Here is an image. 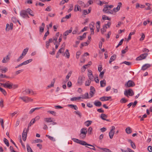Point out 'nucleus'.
<instances>
[{
  "label": "nucleus",
  "instance_id": "obj_20",
  "mask_svg": "<svg viewBox=\"0 0 152 152\" xmlns=\"http://www.w3.org/2000/svg\"><path fill=\"white\" fill-rule=\"evenodd\" d=\"M92 122L91 121L88 120L84 123V124L86 126H88L91 125Z\"/></svg>",
  "mask_w": 152,
  "mask_h": 152
},
{
  "label": "nucleus",
  "instance_id": "obj_19",
  "mask_svg": "<svg viewBox=\"0 0 152 152\" xmlns=\"http://www.w3.org/2000/svg\"><path fill=\"white\" fill-rule=\"evenodd\" d=\"M74 11L75 12L77 11H81V10L80 8V6L78 5H76L75 6V8L74 9Z\"/></svg>",
  "mask_w": 152,
  "mask_h": 152
},
{
  "label": "nucleus",
  "instance_id": "obj_15",
  "mask_svg": "<svg viewBox=\"0 0 152 152\" xmlns=\"http://www.w3.org/2000/svg\"><path fill=\"white\" fill-rule=\"evenodd\" d=\"M72 30V27L70 28V29L69 30H68L66 31L64 33L63 35L64 36H66L68 35L69 33H71Z\"/></svg>",
  "mask_w": 152,
  "mask_h": 152
},
{
  "label": "nucleus",
  "instance_id": "obj_1",
  "mask_svg": "<svg viewBox=\"0 0 152 152\" xmlns=\"http://www.w3.org/2000/svg\"><path fill=\"white\" fill-rule=\"evenodd\" d=\"M122 3L121 2H119L118 3L117 7L116 8H114L113 10H110V11H108L106 12L108 14H113V11L115 12H116L118 11L120 9V7H121Z\"/></svg>",
  "mask_w": 152,
  "mask_h": 152
},
{
  "label": "nucleus",
  "instance_id": "obj_22",
  "mask_svg": "<svg viewBox=\"0 0 152 152\" xmlns=\"http://www.w3.org/2000/svg\"><path fill=\"white\" fill-rule=\"evenodd\" d=\"M94 104L97 107H100L102 105V103L99 101H95L94 103Z\"/></svg>",
  "mask_w": 152,
  "mask_h": 152
},
{
  "label": "nucleus",
  "instance_id": "obj_3",
  "mask_svg": "<svg viewBox=\"0 0 152 152\" xmlns=\"http://www.w3.org/2000/svg\"><path fill=\"white\" fill-rule=\"evenodd\" d=\"M32 61V59H30L29 60H26L25 61H24V62H23L22 63L18 65V66H16V67H15V68H18V67L23 65H26L28 64V63L31 62V61Z\"/></svg>",
  "mask_w": 152,
  "mask_h": 152
},
{
  "label": "nucleus",
  "instance_id": "obj_51",
  "mask_svg": "<svg viewBox=\"0 0 152 152\" xmlns=\"http://www.w3.org/2000/svg\"><path fill=\"white\" fill-rule=\"evenodd\" d=\"M86 134H81L80 133V136L81 139H83L85 138L86 136Z\"/></svg>",
  "mask_w": 152,
  "mask_h": 152
},
{
  "label": "nucleus",
  "instance_id": "obj_55",
  "mask_svg": "<svg viewBox=\"0 0 152 152\" xmlns=\"http://www.w3.org/2000/svg\"><path fill=\"white\" fill-rule=\"evenodd\" d=\"M91 80H88L86 81L85 83V85L86 86H89L91 83Z\"/></svg>",
  "mask_w": 152,
  "mask_h": 152
},
{
  "label": "nucleus",
  "instance_id": "obj_14",
  "mask_svg": "<svg viewBox=\"0 0 152 152\" xmlns=\"http://www.w3.org/2000/svg\"><path fill=\"white\" fill-rule=\"evenodd\" d=\"M95 90L94 88L92 86L90 87V95H93L95 94Z\"/></svg>",
  "mask_w": 152,
  "mask_h": 152
},
{
  "label": "nucleus",
  "instance_id": "obj_17",
  "mask_svg": "<svg viewBox=\"0 0 152 152\" xmlns=\"http://www.w3.org/2000/svg\"><path fill=\"white\" fill-rule=\"evenodd\" d=\"M150 66V65L149 64H145L142 67V69L143 70H145L149 67Z\"/></svg>",
  "mask_w": 152,
  "mask_h": 152
},
{
  "label": "nucleus",
  "instance_id": "obj_62",
  "mask_svg": "<svg viewBox=\"0 0 152 152\" xmlns=\"http://www.w3.org/2000/svg\"><path fill=\"white\" fill-rule=\"evenodd\" d=\"M145 37V35H144V33H142V35H141V37L140 39V41L143 40H144Z\"/></svg>",
  "mask_w": 152,
  "mask_h": 152
},
{
  "label": "nucleus",
  "instance_id": "obj_47",
  "mask_svg": "<svg viewBox=\"0 0 152 152\" xmlns=\"http://www.w3.org/2000/svg\"><path fill=\"white\" fill-rule=\"evenodd\" d=\"M142 92L141 90L138 89L135 91V94L136 95H140Z\"/></svg>",
  "mask_w": 152,
  "mask_h": 152
},
{
  "label": "nucleus",
  "instance_id": "obj_42",
  "mask_svg": "<svg viewBox=\"0 0 152 152\" xmlns=\"http://www.w3.org/2000/svg\"><path fill=\"white\" fill-rule=\"evenodd\" d=\"M86 33H84L82 36H80L79 37H80L79 39L80 40H82L84 38L86 37Z\"/></svg>",
  "mask_w": 152,
  "mask_h": 152
},
{
  "label": "nucleus",
  "instance_id": "obj_40",
  "mask_svg": "<svg viewBox=\"0 0 152 152\" xmlns=\"http://www.w3.org/2000/svg\"><path fill=\"white\" fill-rule=\"evenodd\" d=\"M109 10L108 8V6L107 5H105L103 10V11L104 13H106V12Z\"/></svg>",
  "mask_w": 152,
  "mask_h": 152
},
{
  "label": "nucleus",
  "instance_id": "obj_25",
  "mask_svg": "<svg viewBox=\"0 0 152 152\" xmlns=\"http://www.w3.org/2000/svg\"><path fill=\"white\" fill-rule=\"evenodd\" d=\"M100 83L101 86V87H103L106 85V81L104 79L103 80L100 81Z\"/></svg>",
  "mask_w": 152,
  "mask_h": 152
},
{
  "label": "nucleus",
  "instance_id": "obj_44",
  "mask_svg": "<svg viewBox=\"0 0 152 152\" xmlns=\"http://www.w3.org/2000/svg\"><path fill=\"white\" fill-rule=\"evenodd\" d=\"M80 97H74L70 99V100L72 101H76L77 100H78L80 99Z\"/></svg>",
  "mask_w": 152,
  "mask_h": 152
},
{
  "label": "nucleus",
  "instance_id": "obj_30",
  "mask_svg": "<svg viewBox=\"0 0 152 152\" xmlns=\"http://www.w3.org/2000/svg\"><path fill=\"white\" fill-rule=\"evenodd\" d=\"M28 50V48H26L25 49L23 52L22 55L25 56L27 53Z\"/></svg>",
  "mask_w": 152,
  "mask_h": 152
},
{
  "label": "nucleus",
  "instance_id": "obj_39",
  "mask_svg": "<svg viewBox=\"0 0 152 152\" xmlns=\"http://www.w3.org/2000/svg\"><path fill=\"white\" fill-rule=\"evenodd\" d=\"M135 34V32L134 31L132 32H131L129 33L128 39H127V41H129L131 39V36L132 35H133Z\"/></svg>",
  "mask_w": 152,
  "mask_h": 152
},
{
  "label": "nucleus",
  "instance_id": "obj_46",
  "mask_svg": "<svg viewBox=\"0 0 152 152\" xmlns=\"http://www.w3.org/2000/svg\"><path fill=\"white\" fill-rule=\"evenodd\" d=\"M127 101V100L125 98H122L121 99L120 102L122 103H124L126 102Z\"/></svg>",
  "mask_w": 152,
  "mask_h": 152
},
{
  "label": "nucleus",
  "instance_id": "obj_48",
  "mask_svg": "<svg viewBox=\"0 0 152 152\" xmlns=\"http://www.w3.org/2000/svg\"><path fill=\"white\" fill-rule=\"evenodd\" d=\"M92 128L91 127H89L88 129V133L89 134H91L92 133Z\"/></svg>",
  "mask_w": 152,
  "mask_h": 152
},
{
  "label": "nucleus",
  "instance_id": "obj_29",
  "mask_svg": "<svg viewBox=\"0 0 152 152\" xmlns=\"http://www.w3.org/2000/svg\"><path fill=\"white\" fill-rule=\"evenodd\" d=\"M114 133L115 132L112 131H110L109 134V136L110 139H112L113 138Z\"/></svg>",
  "mask_w": 152,
  "mask_h": 152
},
{
  "label": "nucleus",
  "instance_id": "obj_54",
  "mask_svg": "<svg viewBox=\"0 0 152 152\" xmlns=\"http://www.w3.org/2000/svg\"><path fill=\"white\" fill-rule=\"evenodd\" d=\"M65 54L66 55V57L67 58H69L70 56L69 53V50L68 49H66V50Z\"/></svg>",
  "mask_w": 152,
  "mask_h": 152
},
{
  "label": "nucleus",
  "instance_id": "obj_34",
  "mask_svg": "<svg viewBox=\"0 0 152 152\" xmlns=\"http://www.w3.org/2000/svg\"><path fill=\"white\" fill-rule=\"evenodd\" d=\"M7 88L9 89H11L12 88V86L13 85L12 83H7Z\"/></svg>",
  "mask_w": 152,
  "mask_h": 152
},
{
  "label": "nucleus",
  "instance_id": "obj_45",
  "mask_svg": "<svg viewBox=\"0 0 152 152\" xmlns=\"http://www.w3.org/2000/svg\"><path fill=\"white\" fill-rule=\"evenodd\" d=\"M77 3L80 5H81V6L85 7L86 6L85 4L81 1H78L77 2Z\"/></svg>",
  "mask_w": 152,
  "mask_h": 152
},
{
  "label": "nucleus",
  "instance_id": "obj_60",
  "mask_svg": "<svg viewBox=\"0 0 152 152\" xmlns=\"http://www.w3.org/2000/svg\"><path fill=\"white\" fill-rule=\"evenodd\" d=\"M128 50V46H127L125 49L122 50V54H125L126 53V51H127Z\"/></svg>",
  "mask_w": 152,
  "mask_h": 152
},
{
  "label": "nucleus",
  "instance_id": "obj_63",
  "mask_svg": "<svg viewBox=\"0 0 152 152\" xmlns=\"http://www.w3.org/2000/svg\"><path fill=\"white\" fill-rule=\"evenodd\" d=\"M106 30L104 28V27L101 29V31L102 34H104V33L106 31Z\"/></svg>",
  "mask_w": 152,
  "mask_h": 152
},
{
  "label": "nucleus",
  "instance_id": "obj_64",
  "mask_svg": "<svg viewBox=\"0 0 152 152\" xmlns=\"http://www.w3.org/2000/svg\"><path fill=\"white\" fill-rule=\"evenodd\" d=\"M10 29V25L7 23V24L6 27V31H9Z\"/></svg>",
  "mask_w": 152,
  "mask_h": 152
},
{
  "label": "nucleus",
  "instance_id": "obj_7",
  "mask_svg": "<svg viewBox=\"0 0 152 152\" xmlns=\"http://www.w3.org/2000/svg\"><path fill=\"white\" fill-rule=\"evenodd\" d=\"M27 132L28 131H27V129L26 130V129H24L23 132L22 133V139H23V140L24 141H25L26 140Z\"/></svg>",
  "mask_w": 152,
  "mask_h": 152
},
{
  "label": "nucleus",
  "instance_id": "obj_37",
  "mask_svg": "<svg viewBox=\"0 0 152 152\" xmlns=\"http://www.w3.org/2000/svg\"><path fill=\"white\" fill-rule=\"evenodd\" d=\"M72 72L70 71L68 74L67 75L66 77V81H68L69 78L70 77Z\"/></svg>",
  "mask_w": 152,
  "mask_h": 152
},
{
  "label": "nucleus",
  "instance_id": "obj_10",
  "mask_svg": "<svg viewBox=\"0 0 152 152\" xmlns=\"http://www.w3.org/2000/svg\"><path fill=\"white\" fill-rule=\"evenodd\" d=\"M88 75L89 79L91 80H93L94 77L92 74V72L91 70H89L88 72Z\"/></svg>",
  "mask_w": 152,
  "mask_h": 152
},
{
  "label": "nucleus",
  "instance_id": "obj_21",
  "mask_svg": "<svg viewBox=\"0 0 152 152\" xmlns=\"http://www.w3.org/2000/svg\"><path fill=\"white\" fill-rule=\"evenodd\" d=\"M125 131L126 133L128 134H130L132 133V131L131 128L129 127H127L125 129Z\"/></svg>",
  "mask_w": 152,
  "mask_h": 152
},
{
  "label": "nucleus",
  "instance_id": "obj_38",
  "mask_svg": "<svg viewBox=\"0 0 152 152\" xmlns=\"http://www.w3.org/2000/svg\"><path fill=\"white\" fill-rule=\"evenodd\" d=\"M55 81V79H53V81L51 82V84L48 86V87L50 88L53 86L54 83Z\"/></svg>",
  "mask_w": 152,
  "mask_h": 152
},
{
  "label": "nucleus",
  "instance_id": "obj_12",
  "mask_svg": "<svg viewBox=\"0 0 152 152\" xmlns=\"http://www.w3.org/2000/svg\"><path fill=\"white\" fill-rule=\"evenodd\" d=\"M84 79L85 77L84 76H79L78 80V83L80 85H81L83 83V80H84Z\"/></svg>",
  "mask_w": 152,
  "mask_h": 152
},
{
  "label": "nucleus",
  "instance_id": "obj_18",
  "mask_svg": "<svg viewBox=\"0 0 152 152\" xmlns=\"http://www.w3.org/2000/svg\"><path fill=\"white\" fill-rule=\"evenodd\" d=\"M35 122V120L34 119H32L31 120V121L29 123V124H28V129H27V131H28L29 130V127H30L32 125H33L34 124Z\"/></svg>",
  "mask_w": 152,
  "mask_h": 152
},
{
  "label": "nucleus",
  "instance_id": "obj_2",
  "mask_svg": "<svg viewBox=\"0 0 152 152\" xmlns=\"http://www.w3.org/2000/svg\"><path fill=\"white\" fill-rule=\"evenodd\" d=\"M23 94H36V93L35 92L33 91L32 90H30L29 89H26L23 92Z\"/></svg>",
  "mask_w": 152,
  "mask_h": 152
},
{
  "label": "nucleus",
  "instance_id": "obj_36",
  "mask_svg": "<svg viewBox=\"0 0 152 152\" xmlns=\"http://www.w3.org/2000/svg\"><path fill=\"white\" fill-rule=\"evenodd\" d=\"M148 55V54L146 53L142 54L140 55V56H141V58L142 60L145 59L147 56Z\"/></svg>",
  "mask_w": 152,
  "mask_h": 152
},
{
  "label": "nucleus",
  "instance_id": "obj_11",
  "mask_svg": "<svg viewBox=\"0 0 152 152\" xmlns=\"http://www.w3.org/2000/svg\"><path fill=\"white\" fill-rule=\"evenodd\" d=\"M111 98V96H103L100 98V99L102 101H105L109 100Z\"/></svg>",
  "mask_w": 152,
  "mask_h": 152
},
{
  "label": "nucleus",
  "instance_id": "obj_58",
  "mask_svg": "<svg viewBox=\"0 0 152 152\" xmlns=\"http://www.w3.org/2000/svg\"><path fill=\"white\" fill-rule=\"evenodd\" d=\"M0 91L3 93V94L5 95L6 94V91L3 88L0 87Z\"/></svg>",
  "mask_w": 152,
  "mask_h": 152
},
{
  "label": "nucleus",
  "instance_id": "obj_52",
  "mask_svg": "<svg viewBox=\"0 0 152 152\" xmlns=\"http://www.w3.org/2000/svg\"><path fill=\"white\" fill-rule=\"evenodd\" d=\"M3 102L4 101L3 99H1V100L0 101V107H1V108L3 107L4 106Z\"/></svg>",
  "mask_w": 152,
  "mask_h": 152
},
{
  "label": "nucleus",
  "instance_id": "obj_43",
  "mask_svg": "<svg viewBox=\"0 0 152 152\" xmlns=\"http://www.w3.org/2000/svg\"><path fill=\"white\" fill-rule=\"evenodd\" d=\"M4 141L5 144L7 146L9 147V143L8 140L6 138H4Z\"/></svg>",
  "mask_w": 152,
  "mask_h": 152
},
{
  "label": "nucleus",
  "instance_id": "obj_57",
  "mask_svg": "<svg viewBox=\"0 0 152 152\" xmlns=\"http://www.w3.org/2000/svg\"><path fill=\"white\" fill-rule=\"evenodd\" d=\"M70 8L68 10V12H69L72 10L73 8V5L72 4H70L69 6Z\"/></svg>",
  "mask_w": 152,
  "mask_h": 152
},
{
  "label": "nucleus",
  "instance_id": "obj_41",
  "mask_svg": "<svg viewBox=\"0 0 152 152\" xmlns=\"http://www.w3.org/2000/svg\"><path fill=\"white\" fill-rule=\"evenodd\" d=\"M74 113L78 115L80 118H81L82 117V114L79 111H75Z\"/></svg>",
  "mask_w": 152,
  "mask_h": 152
},
{
  "label": "nucleus",
  "instance_id": "obj_61",
  "mask_svg": "<svg viewBox=\"0 0 152 152\" xmlns=\"http://www.w3.org/2000/svg\"><path fill=\"white\" fill-rule=\"evenodd\" d=\"M86 67H88V65L86 64L85 65L82 67L81 70L82 72H84L85 70V69L86 68Z\"/></svg>",
  "mask_w": 152,
  "mask_h": 152
},
{
  "label": "nucleus",
  "instance_id": "obj_24",
  "mask_svg": "<svg viewBox=\"0 0 152 152\" xmlns=\"http://www.w3.org/2000/svg\"><path fill=\"white\" fill-rule=\"evenodd\" d=\"M26 11L28 13L31 15L32 16H34V14L32 13L33 12V11L30 9L28 8L27 9Z\"/></svg>",
  "mask_w": 152,
  "mask_h": 152
},
{
  "label": "nucleus",
  "instance_id": "obj_27",
  "mask_svg": "<svg viewBox=\"0 0 152 152\" xmlns=\"http://www.w3.org/2000/svg\"><path fill=\"white\" fill-rule=\"evenodd\" d=\"M79 96L80 99H87L91 98L93 96Z\"/></svg>",
  "mask_w": 152,
  "mask_h": 152
},
{
  "label": "nucleus",
  "instance_id": "obj_53",
  "mask_svg": "<svg viewBox=\"0 0 152 152\" xmlns=\"http://www.w3.org/2000/svg\"><path fill=\"white\" fill-rule=\"evenodd\" d=\"M82 144H83L82 145H85V146L87 145V146H90L91 147L93 146V145H92L88 144L86 142L84 141H83V143Z\"/></svg>",
  "mask_w": 152,
  "mask_h": 152
},
{
  "label": "nucleus",
  "instance_id": "obj_9",
  "mask_svg": "<svg viewBox=\"0 0 152 152\" xmlns=\"http://www.w3.org/2000/svg\"><path fill=\"white\" fill-rule=\"evenodd\" d=\"M10 54L9 53L8 55H7L6 57L4 58L2 61V62L3 63H6L8 62L10 59V57L9 56H10Z\"/></svg>",
  "mask_w": 152,
  "mask_h": 152
},
{
  "label": "nucleus",
  "instance_id": "obj_28",
  "mask_svg": "<svg viewBox=\"0 0 152 152\" xmlns=\"http://www.w3.org/2000/svg\"><path fill=\"white\" fill-rule=\"evenodd\" d=\"M48 30L47 31V32L45 34L44 37H43V39L45 40L46 39V37L49 34V27H48L47 28Z\"/></svg>",
  "mask_w": 152,
  "mask_h": 152
},
{
  "label": "nucleus",
  "instance_id": "obj_50",
  "mask_svg": "<svg viewBox=\"0 0 152 152\" xmlns=\"http://www.w3.org/2000/svg\"><path fill=\"white\" fill-rule=\"evenodd\" d=\"M87 42H89V41H88V40L87 41V42H83V43H82L81 44V45L82 46V47H83V46H87L88 45L89 43H88Z\"/></svg>",
  "mask_w": 152,
  "mask_h": 152
},
{
  "label": "nucleus",
  "instance_id": "obj_26",
  "mask_svg": "<svg viewBox=\"0 0 152 152\" xmlns=\"http://www.w3.org/2000/svg\"><path fill=\"white\" fill-rule=\"evenodd\" d=\"M68 106L72 108H73L76 110H77L78 109V107L76 105L71 104L68 105Z\"/></svg>",
  "mask_w": 152,
  "mask_h": 152
},
{
  "label": "nucleus",
  "instance_id": "obj_23",
  "mask_svg": "<svg viewBox=\"0 0 152 152\" xmlns=\"http://www.w3.org/2000/svg\"><path fill=\"white\" fill-rule=\"evenodd\" d=\"M87 128H83L80 130V133L81 134H86L87 133Z\"/></svg>",
  "mask_w": 152,
  "mask_h": 152
},
{
  "label": "nucleus",
  "instance_id": "obj_33",
  "mask_svg": "<svg viewBox=\"0 0 152 152\" xmlns=\"http://www.w3.org/2000/svg\"><path fill=\"white\" fill-rule=\"evenodd\" d=\"M26 146L28 152H33L30 145L28 144H27Z\"/></svg>",
  "mask_w": 152,
  "mask_h": 152
},
{
  "label": "nucleus",
  "instance_id": "obj_13",
  "mask_svg": "<svg viewBox=\"0 0 152 152\" xmlns=\"http://www.w3.org/2000/svg\"><path fill=\"white\" fill-rule=\"evenodd\" d=\"M72 140L75 142H76L77 143H79L80 145H82L83 141L80 140L78 139H76L75 138H73L72 139Z\"/></svg>",
  "mask_w": 152,
  "mask_h": 152
},
{
  "label": "nucleus",
  "instance_id": "obj_4",
  "mask_svg": "<svg viewBox=\"0 0 152 152\" xmlns=\"http://www.w3.org/2000/svg\"><path fill=\"white\" fill-rule=\"evenodd\" d=\"M19 98L21 99L24 102H28L30 101H32V99H31V98L26 96L20 97H19Z\"/></svg>",
  "mask_w": 152,
  "mask_h": 152
},
{
  "label": "nucleus",
  "instance_id": "obj_6",
  "mask_svg": "<svg viewBox=\"0 0 152 152\" xmlns=\"http://www.w3.org/2000/svg\"><path fill=\"white\" fill-rule=\"evenodd\" d=\"M126 87H133L135 86L134 83L131 80H129L128 82L125 84Z\"/></svg>",
  "mask_w": 152,
  "mask_h": 152
},
{
  "label": "nucleus",
  "instance_id": "obj_59",
  "mask_svg": "<svg viewBox=\"0 0 152 152\" xmlns=\"http://www.w3.org/2000/svg\"><path fill=\"white\" fill-rule=\"evenodd\" d=\"M48 112L50 113L54 116L56 115V113L54 111L49 110L48 111Z\"/></svg>",
  "mask_w": 152,
  "mask_h": 152
},
{
  "label": "nucleus",
  "instance_id": "obj_5",
  "mask_svg": "<svg viewBox=\"0 0 152 152\" xmlns=\"http://www.w3.org/2000/svg\"><path fill=\"white\" fill-rule=\"evenodd\" d=\"M134 94L133 90L131 89L126 90L124 92V95H134Z\"/></svg>",
  "mask_w": 152,
  "mask_h": 152
},
{
  "label": "nucleus",
  "instance_id": "obj_16",
  "mask_svg": "<svg viewBox=\"0 0 152 152\" xmlns=\"http://www.w3.org/2000/svg\"><path fill=\"white\" fill-rule=\"evenodd\" d=\"M107 117V115L104 114H102L100 115V118L103 120H106L107 121H108L109 120L108 119H106V118Z\"/></svg>",
  "mask_w": 152,
  "mask_h": 152
},
{
  "label": "nucleus",
  "instance_id": "obj_49",
  "mask_svg": "<svg viewBox=\"0 0 152 152\" xmlns=\"http://www.w3.org/2000/svg\"><path fill=\"white\" fill-rule=\"evenodd\" d=\"M116 55L115 54H114L111 56L110 58V59L112 61H113L115 60L116 58Z\"/></svg>",
  "mask_w": 152,
  "mask_h": 152
},
{
  "label": "nucleus",
  "instance_id": "obj_32",
  "mask_svg": "<svg viewBox=\"0 0 152 152\" xmlns=\"http://www.w3.org/2000/svg\"><path fill=\"white\" fill-rule=\"evenodd\" d=\"M44 119V121L47 123L53 122V121L51 118H45Z\"/></svg>",
  "mask_w": 152,
  "mask_h": 152
},
{
  "label": "nucleus",
  "instance_id": "obj_35",
  "mask_svg": "<svg viewBox=\"0 0 152 152\" xmlns=\"http://www.w3.org/2000/svg\"><path fill=\"white\" fill-rule=\"evenodd\" d=\"M46 136L48 137L50 140L53 141H55L56 140L53 137H51L48 135H46Z\"/></svg>",
  "mask_w": 152,
  "mask_h": 152
},
{
  "label": "nucleus",
  "instance_id": "obj_56",
  "mask_svg": "<svg viewBox=\"0 0 152 152\" xmlns=\"http://www.w3.org/2000/svg\"><path fill=\"white\" fill-rule=\"evenodd\" d=\"M0 123H1V127L4 129V121L2 118L0 119Z\"/></svg>",
  "mask_w": 152,
  "mask_h": 152
},
{
  "label": "nucleus",
  "instance_id": "obj_8",
  "mask_svg": "<svg viewBox=\"0 0 152 152\" xmlns=\"http://www.w3.org/2000/svg\"><path fill=\"white\" fill-rule=\"evenodd\" d=\"M20 15L23 18H25L26 16H28V18H29V17L27 14L26 11L25 10H22L21 11Z\"/></svg>",
  "mask_w": 152,
  "mask_h": 152
},
{
  "label": "nucleus",
  "instance_id": "obj_31",
  "mask_svg": "<svg viewBox=\"0 0 152 152\" xmlns=\"http://www.w3.org/2000/svg\"><path fill=\"white\" fill-rule=\"evenodd\" d=\"M94 22H92L89 25V27L91 30H94L93 27H94Z\"/></svg>",
  "mask_w": 152,
  "mask_h": 152
}]
</instances>
